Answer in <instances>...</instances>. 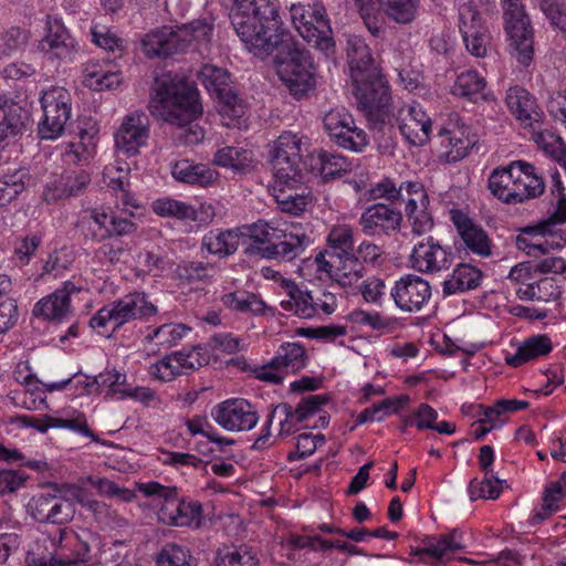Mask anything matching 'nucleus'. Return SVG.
Instances as JSON below:
<instances>
[{"mask_svg":"<svg viewBox=\"0 0 566 566\" xmlns=\"http://www.w3.org/2000/svg\"><path fill=\"white\" fill-rule=\"evenodd\" d=\"M149 118L142 111L126 114L114 134L115 148L126 156H135L147 145Z\"/></svg>","mask_w":566,"mask_h":566,"instance_id":"nucleus-20","label":"nucleus"},{"mask_svg":"<svg viewBox=\"0 0 566 566\" xmlns=\"http://www.w3.org/2000/svg\"><path fill=\"white\" fill-rule=\"evenodd\" d=\"M291 20L300 35L326 57L335 52V42L332 29L326 19V10L322 3L304 6L301 3L291 7Z\"/></svg>","mask_w":566,"mask_h":566,"instance_id":"nucleus-10","label":"nucleus"},{"mask_svg":"<svg viewBox=\"0 0 566 566\" xmlns=\"http://www.w3.org/2000/svg\"><path fill=\"white\" fill-rule=\"evenodd\" d=\"M220 301L230 311L239 313L259 314L264 310V303L256 295L243 290L226 293Z\"/></svg>","mask_w":566,"mask_h":566,"instance_id":"nucleus-52","label":"nucleus"},{"mask_svg":"<svg viewBox=\"0 0 566 566\" xmlns=\"http://www.w3.org/2000/svg\"><path fill=\"white\" fill-rule=\"evenodd\" d=\"M452 260L451 248L442 245L432 237L415 244L408 259L411 269L426 274H434L449 269Z\"/></svg>","mask_w":566,"mask_h":566,"instance_id":"nucleus-18","label":"nucleus"},{"mask_svg":"<svg viewBox=\"0 0 566 566\" xmlns=\"http://www.w3.org/2000/svg\"><path fill=\"white\" fill-rule=\"evenodd\" d=\"M258 558L248 546H231L218 549L216 566H256Z\"/></svg>","mask_w":566,"mask_h":566,"instance_id":"nucleus-55","label":"nucleus"},{"mask_svg":"<svg viewBox=\"0 0 566 566\" xmlns=\"http://www.w3.org/2000/svg\"><path fill=\"white\" fill-rule=\"evenodd\" d=\"M390 99L388 101V103ZM387 105L389 117L385 123L369 122L374 127L377 125L390 124L392 117L395 118L398 128L403 138L413 146L424 145L431 135L432 123L430 117L426 114L423 108L418 103L403 104L397 108V112L391 115Z\"/></svg>","mask_w":566,"mask_h":566,"instance_id":"nucleus-15","label":"nucleus"},{"mask_svg":"<svg viewBox=\"0 0 566 566\" xmlns=\"http://www.w3.org/2000/svg\"><path fill=\"white\" fill-rule=\"evenodd\" d=\"M514 186L516 188V203L537 198L544 192L543 178L535 171L533 165L524 160L512 161Z\"/></svg>","mask_w":566,"mask_h":566,"instance_id":"nucleus-33","label":"nucleus"},{"mask_svg":"<svg viewBox=\"0 0 566 566\" xmlns=\"http://www.w3.org/2000/svg\"><path fill=\"white\" fill-rule=\"evenodd\" d=\"M151 210L159 217L175 218L188 222L189 203L170 198H159L153 201Z\"/></svg>","mask_w":566,"mask_h":566,"instance_id":"nucleus-61","label":"nucleus"},{"mask_svg":"<svg viewBox=\"0 0 566 566\" xmlns=\"http://www.w3.org/2000/svg\"><path fill=\"white\" fill-rule=\"evenodd\" d=\"M401 222L402 213L385 203H374L367 207L358 219L363 233L368 237L390 235L399 231Z\"/></svg>","mask_w":566,"mask_h":566,"instance_id":"nucleus-26","label":"nucleus"},{"mask_svg":"<svg viewBox=\"0 0 566 566\" xmlns=\"http://www.w3.org/2000/svg\"><path fill=\"white\" fill-rule=\"evenodd\" d=\"M97 133L81 130L78 140L69 143L62 153L64 163L69 165H83L88 163L96 153Z\"/></svg>","mask_w":566,"mask_h":566,"instance_id":"nucleus-43","label":"nucleus"},{"mask_svg":"<svg viewBox=\"0 0 566 566\" xmlns=\"http://www.w3.org/2000/svg\"><path fill=\"white\" fill-rule=\"evenodd\" d=\"M130 167L125 160L116 159L105 166L103 170V182L114 191L125 192Z\"/></svg>","mask_w":566,"mask_h":566,"instance_id":"nucleus-64","label":"nucleus"},{"mask_svg":"<svg viewBox=\"0 0 566 566\" xmlns=\"http://www.w3.org/2000/svg\"><path fill=\"white\" fill-rule=\"evenodd\" d=\"M386 14L398 23L415 20L420 0H379Z\"/></svg>","mask_w":566,"mask_h":566,"instance_id":"nucleus-57","label":"nucleus"},{"mask_svg":"<svg viewBox=\"0 0 566 566\" xmlns=\"http://www.w3.org/2000/svg\"><path fill=\"white\" fill-rule=\"evenodd\" d=\"M481 280V271L470 264H459L443 282V294L452 295L475 289Z\"/></svg>","mask_w":566,"mask_h":566,"instance_id":"nucleus-45","label":"nucleus"},{"mask_svg":"<svg viewBox=\"0 0 566 566\" xmlns=\"http://www.w3.org/2000/svg\"><path fill=\"white\" fill-rule=\"evenodd\" d=\"M305 166L324 180L340 177L353 169V163L346 157L336 153L318 150L311 154Z\"/></svg>","mask_w":566,"mask_h":566,"instance_id":"nucleus-34","label":"nucleus"},{"mask_svg":"<svg viewBox=\"0 0 566 566\" xmlns=\"http://www.w3.org/2000/svg\"><path fill=\"white\" fill-rule=\"evenodd\" d=\"M273 358L286 376L302 370L307 364L306 350L298 342L283 343Z\"/></svg>","mask_w":566,"mask_h":566,"instance_id":"nucleus-46","label":"nucleus"},{"mask_svg":"<svg viewBox=\"0 0 566 566\" xmlns=\"http://www.w3.org/2000/svg\"><path fill=\"white\" fill-rule=\"evenodd\" d=\"M83 85L102 92L114 90L122 83V74L107 61H88L83 67Z\"/></svg>","mask_w":566,"mask_h":566,"instance_id":"nucleus-35","label":"nucleus"},{"mask_svg":"<svg viewBox=\"0 0 566 566\" xmlns=\"http://www.w3.org/2000/svg\"><path fill=\"white\" fill-rule=\"evenodd\" d=\"M218 272V266L210 262L188 261L177 266L179 277L189 282L206 281L213 277Z\"/></svg>","mask_w":566,"mask_h":566,"instance_id":"nucleus-62","label":"nucleus"},{"mask_svg":"<svg viewBox=\"0 0 566 566\" xmlns=\"http://www.w3.org/2000/svg\"><path fill=\"white\" fill-rule=\"evenodd\" d=\"M199 82L219 99V113L227 127H241L245 106L233 91L228 71L206 64L198 74Z\"/></svg>","mask_w":566,"mask_h":566,"instance_id":"nucleus-9","label":"nucleus"},{"mask_svg":"<svg viewBox=\"0 0 566 566\" xmlns=\"http://www.w3.org/2000/svg\"><path fill=\"white\" fill-rule=\"evenodd\" d=\"M282 41L274 50V67L277 76L295 98H302L315 87V67L307 51L282 32Z\"/></svg>","mask_w":566,"mask_h":566,"instance_id":"nucleus-6","label":"nucleus"},{"mask_svg":"<svg viewBox=\"0 0 566 566\" xmlns=\"http://www.w3.org/2000/svg\"><path fill=\"white\" fill-rule=\"evenodd\" d=\"M440 136L442 138L441 144L446 147L444 156L449 163L463 159L475 144V136L459 119L453 127L443 128Z\"/></svg>","mask_w":566,"mask_h":566,"instance_id":"nucleus-32","label":"nucleus"},{"mask_svg":"<svg viewBox=\"0 0 566 566\" xmlns=\"http://www.w3.org/2000/svg\"><path fill=\"white\" fill-rule=\"evenodd\" d=\"M171 175L179 182L198 187H209L219 177V174L210 167L203 164H193L187 159L176 161L171 166Z\"/></svg>","mask_w":566,"mask_h":566,"instance_id":"nucleus-39","label":"nucleus"},{"mask_svg":"<svg viewBox=\"0 0 566 566\" xmlns=\"http://www.w3.org/2000/svg\"><path fill=\"white\" fill-rule=\"evenodd\" d=\"M82 220L87 223L88 234L96 241L127 235L136 230L132 219L115 216L104 207L85 209L82 212Z\"/></svg>","mask_w":566,"mask_h":566,"instance_id":"nucleus-19","label":"nucleus"},{"mask_svg":"<svg viewBox=\"0 0 566 566\" xmlns=\"http://www.w3.org/2000/svg\"><path fill=\"white\" fill-rule=\"evenodd\" d=\"M137 488L147 497L157 496L165 500L158 511V518L161 523L177 527L200 526L202 506L198 501L177 500L176 488L165 486L155 481L139 483Z\"/></svg>","mask_w":566,"mask_h":566,"instance_id":"nucleus-8","label":"nucleus"},{"mask_svg":"<svg viewBox=\"0 0 566 566\" xmlns=\"http://www.w3.org/2000/svg\"><path fill=\"white\" fill-rule=\"evenodd\" d=\"M157 313L145 293L127 294L99 308L90 319V326L102 336H111L123 325L136 319H147Z\"/></svg>","mask_w":566,"mask_h":566,"instance_id":"nucleus-7","label":"nucleus"},{"mask_svg":"<svg viewBox=\"0 0 566 566\" xmlns=\"http://www.w3.org/2000/svg\"><path fill=\"white\" fill-rule=\"evenodd\" d=\"M347 55L358 107L368 122L385 123L389 117V86L374 64L369 48L360 36H352L347 42Z\"/></svg>","mask_w":566,"mask_h":566,"instance_id":"nucleus-3","label":"nucleus"},{"mask_svg":"<svg viewBox=\"0 0 566 566\" xmlns=\"http://www.w3.org/2000/svg\"><path fill=\"white\" fill-rule=\"evenodd\" d=\"M214 30V20L207 15L181 25H165L143 39V51L148 57H166L189 49L207 48Z\"/></svg>","mask_w":566,"mask_h":566,"instance_id":"nucleus-4","label":"nucleus"},{"mask_svg":"<svg viewBox=\"0 0 566 566\" xmlns=\"http://www.w3.org/2000/svg\"><path fill=\"white\" fill-rule=\"evenodd\" d=\"M365 275V266L353 253L337 254L332 280L342 286H352Z\"/></svg>","mask_w":566,"mask_h":566,"instance_id":"nucleus-48","label":"nucleus"},{"mask_svg":"<svg viewBox=\"0 0 566 566\" xmlns=\"http://www.w3.org/2000/svg\"><path fill=\"white\" fill-rule=\"evenodd\" d=\"M305 144L302 136H297L291 132H284L273 145L271 159L300 160L302 148Z\"/></svg>","mask_w":566,"mask_h":566,"instance_id":"nucleus-54","label":"nucleus"},{"mask_svg":"<svg viewBox=\"0 0 566 566\" xmlns=\"http://www.w3.org/2000/svg\"><path fill=\"white\" fill-rule=\"evenodd\" d=\"M213 163L223 168L245 172L252 167L253 155L249 150L228 146L219 149L214 154Z\"/></svg>","mask_w":566,"mask_h":566,"instance_id":"nucleus-51","label":"nucleus"},{"mask_svg":"<svg viewBox=\"0 0 566 566\" xmlns=\"http://www.w3.org/2000/svg\"><path fill=\"white\" fill-rule=\"evenodd\" d=\"M78 289L66 281L61 289L39 300L33 308V315L49 321H63L71 314V294Z\"/></svg>","mask_w":566,"mask_h":566,"instance_id":"nucleus-31","label":"nucleus"},{"mask_svg":"<svg viewBox=\"0 0 566 566\" xmlns=\"http://www.w3.org/2000/svg\"><path fill=\"white\" fill-rule=\"evenodd\" d=\"M552 340L547 335H533L524 339L515 353L507 355L505 361L511 367H520L531 360L537 359L551 353Z\"/></svg>","mask_w":566,"mask_h":566,"instance_id":"nucleus-40","label":"nucleus"},{"mask_svg":"<svg viewBox=\"0 0 566 566\" xmlns=\"http://www.w3.org/2000/svg\"><path fill=\"white\" fill-rule=\"evenodd\" d=\"M192 562L190 551L174 543L164 545L156 557L157 566H192Z\"/></svg>","mask_w":566,"mask_h":566,"instance_id":"nucleus-58","label":"nucleus"},{"mask_svg":"<svg viewBox=\"0 0 566 566\" xmlns=\"http://www.w3.org/2000/svg\"><path fill=\"white\" fill-rule=\"evenodd\" d=\"M190 328L185 324L167 323L149 331L145 340L159 347H171L177 345Z\"/></svg>","mask_w":566,"mask_h":566,"instance_id":"nucleus-53","label":"nucleus"},{"mask_svg":"<svg viewBox=\"0 0 566 566\" xmlns=\"http://www.w3.org/2000/svg\"><path fill=\"white\" fill-rule=\"evenodd\" d=\"M273 168V181L271 189L302 185L300 160L271 159Z\"/></svg>","mask_w":566,"mask_h":566,"instance_id":"nucleus-50","label":"nucleus"},{"mask_svg":"<svg viewBox=\"0 0 566 566\" xmlns=\"http://www.w3.org/2000/svg\"><path fill=\"white\" fill-rule=\"evenodd\" d=\"M32 428L42 433L51 428H60L78 432L85 437L92 436L85 416L72 408L62 410L61 416H42L41 418H35V426H32Z\"/></svg>","mask_w":566,"mask_h":566,"instance_id":"nucleus-38","label":"nucleus"},{"mask_svg":"<svg viewBox=\"0 0 566 566\" xmlns=\"http://www.w3.org/2000/svg\"><path fill=\"white\" fill-rule=\"evenodd\" d=\"M277 0H232L231 23L254 55L264 57L274 51L282 41V21L277 11Z\"/></svg>","mask_w":566,"mask_h":566,"instance_id":"nucleus-2","label":"nucleus"},{"mask_svg":"<svg viewBox=\"0 0 566 566\" xmlns=\"http://www.w3.org/2000/svg\"><path fill=\"white\" fill-rule=\"evenodd\" d=\"M277 420L280 430L279 436L287 437L298 430V426L304 422L289 403L277 405L271 416L269 422Z\"/></svg>","mask_w":566,"mask_h":566,"instance_id":"nucleus-63","label":"nucleus"},{"mask_svg":"<svg viewBox=\"0 0 566 566\" xmlns=\"http://www.w3.org/2000/svg\"><path fill=\"white\" fill-rule=\"evenodd\" d=\"M511 54L528 66L534 56L533 29L521 0H502Z\"/></svg>","mask_w":566,"mask_h":566,"instance_id":"nucleus-12","label":"nucleus"},{"mask_svg":"<svg viewBox=\"0 0 566 566\" xmlns=\"http://www.w3.org/2000/svg\"><path fill=\"white\" fill-rule=\"evenodd\" d=\"M72 179L76 181V185L66 184V172L61 176L52 177L45 184L43 191L44 200L53 202L71 196H77L90 184L91 176L90 174H80L76 177H72Z\"/></svg>","mask_w":566,"mask_h":566,"instance_id":"nucleus-44","label":"nucleus"},{"mask_svg":"<svg viewBox=\"0 0 566 566\" xmlns=\"http://www.w3.org/2000/svg\"><path fill=\"white\" fill-rule=\"evenodd\" d=\"M240 235V229H212L202 237L200 249L202 252L224 259L235 253Z\"/></svg>","mask_w":566,"mask_h":566,"instance_id":"nucleus-36","label":"nucleus"},{"mask_svg":"<svg viewBox=\"0 0 566 566\" xmlns=\"http://www.w3.org/2000/svg\"><path fill=\"white\" fill-rule=\"evenodd\" d=\"M390 295L401 311L417 312L429 302L431 287L424 279L406 274L395 282Z\"/></svg>","mask_w":566,"mask_h":566,"instance_id":"nucleus-25","label":"nucleus"},{"mask_svg":"<svg viewBox=\"0 0 566 566\" xmlns=\"http://www.w3.org/2000/svg\"><path fill=\"white\" fill-rule=\"evenodd\" d=\"M450 220L455 227L464 245L474 254L488 258L492 254V242L486 232L458 209L450 210Z\"/></svg>","mask_w":566,"mask_h":566,"instance_id":"nucleus-28","label":"nucleus"},{"mask_svg":"<svg viewBox=\"0 0 566 566\" xmlns=\"http://www.w3.org/2000/svg\"><path fill=\"white\" fill-rule=\"evenodd\" d=\"M429 196L421 182H409L405 212L411 231L416 235L429 232L433 227L431 213L428 210Z\"/></svg>","mask_w":566,"mask_h":566,"instance_id":"nucleus-27","label":"nucleus"},{"mask_svg":"<svg viewBox=\"0 0 566 566\" xmlns=\"http://www.w3.org/2000/svg\"><path fill=\"white\" fill-rule=\"evenodd\" d=\"M472 544L470 533L454 528L451 532L429 535L421 539L411 555L429 566H442L455 558L457 554L468 549Z\"/></svg>","mask_w":566,"mask_h":566,"instance_id":"nucleus-11","label":"nucleus"},{"mask_svg":"<svg viewBox=\"0 0 566 566\" xmlns=\"http://www.w3.org/2000/svg\"><path fill=\"white\" fill-rule=\"evenodd\" d=\"M489 189L499 200L516 205V188L514 186L512 163L505 167L496 168L489 177Z\"/></svg>","mask_w":566,"mask_h":566,"instance_id":"nucleus-47","label":"nucleus"},{"mask_svg":"<svg viewBox=\"0 0 566 566\" xmlns=\"http://www.w3.org/2000/svg\"><path fill=\"white\" fill-rule=\"evenodd\" d=\"M65 486L66 494L67 488ZM72 496L65 497L57 494H40L33 496L28 510L30 515L40 523L64 524L74 517L75 507L71 501Z\"/></svg>","mask_w":566,"mask_h":566,"instance_id":"nucleus-23","label":"nucleus"},{"mask_svg":"<svg viewBox=\"0 0 566 566\" xmlns=\"http://www.w3.org/2000/svg\"><path fill=\"white\" fill-rule=\"evenodd\" d=\"M505 104L510 113L523 127L535 129L542 120L543 113L535 97L521 86H513L507 90Z\"/></svg>","mask_w":566,"mask_h":566,"instance_id":"nucleus-30","label":"nucleus"},{"mask_svg":"<svg viewBox=\"0 0 566 566\" xmlns=\"http://www.w3.org/2000/svg\"><path fill=\"white\" fill-rule=\"evenodd\" d=\"M0 144L15 142L22 135L28 120V112L23 108L17 95L0 96Z\"/></svg>","mask_w":566,"mask_h":566,"instance_id":"nucleus-29","label":"nucleus"},{"mask_svg":"<svg viewBox=\"0 0 566 566\" xmlns=\"http://www.w3.org/2000/svg\"><path fill=\"white\" fill-rule=\"evenodd\" d=\"M241 233L261 245V255L269 260L290 261L311 243L301 226L281 221L259 220L244 227Z\"/></svg>","mask_w":566,"mask_h":566,"instance_id":"nucleus-5","label":"nucleus"},{"mask_svg":"<svg viewBox=\"0 0 566 566\" xmlns=\"http://www.w3.org/2000/svg\"><path fill=\"white\" fill-rule=\"evenodd\" d=\"M323 123L329 137L345 149L359 153L369 144L366 132L356 126L352 114L344 107L327 112Z\"/></svg>","mask_w":566,"mask_h":566,"instance_id":"nucleus-16","label":"nucleus"},{"mask_svg":"<svg viewBox=\"0 0 566 566\" xmlns=\"http://www.w3.org/2000/svg\"><path fill=\"white\" fill-rule=\"evenodd\" d=\"M151 108L163 120L179 127L178 138L186 145H196L203 139L202 127L192 124L202 113L198 92L188 82L169 74L158 77Z\"/></svg>","mask_w":566,"mask_h":566,"instance_id":"nucleus-1","label":"nucleus"},{"mask_svg":"<svg viewBox=\"0 0 566 566\" xmlns=\"http://www.w3.org/2000/svg\"><path fill=\"white\" fill-rule=\"evenodd\" d=\"M281 211L290 214H300L308 205V197L301 190V186L282 187L271 189Z\"/></svg>","mask_w":566,"mask_h":566,"instance_id":"nucleus-49","label":"nucleus"},{"mask_svg":"<svg viewBox=\"0 0 566 566\" xmlns=\"http://www.w3.org/2000/svg\"><path fill=\"white\" fill-rule=\"evenodd\" d=\"M86 481L96 489L97 493L102 496L106 497H115L124 503L132 502L135 499V492L119 486L114 481L108 480L106 478L90 475L86 478Z\"/></svg>","mask_w":566,"mask_h":566,"instance_id":"nucleus-59","label":"nucleus"},{"mask_svg":"<svg viewBox=\"0 0 566 566\" xmlns=\"http://www.w3.org/2000/svg\"><path fill=\"white\" fill-rule=\"evenodd\" d=\"M458 25L467 50L476 57L485 56L490 34L475 4L467 2L459 7Z\"/></svg>","mask_w":566,"mask_h":566,"instance_id":"nucleus-21","label":"nucleus"},{"mask_svg":"<svg viewBox=\"0 0 566 566\" xmlns=\"http://www.w3.org/2000/svg\"><path fill=\"white\" fill-rule=\"evenodd\" d=\"M451 93L475 103L486 99L489 94L484 77L473 70L464 71L457 76Z\"/></svg>","mask_w":566,"mask_h":566,"instance_id":"nucleus-42","label":"nucleus"},{"mask_svg":"<svg viewBox=\"0 0 566 566\" xmlns=\"http://www.w3.org/2000/svg\"><path fill=\"white\" fill-rule=\"evenodd\" d=\"M42 119L39 135L42 139H56L63 135L72 116V96L60 86H52L41 96Z\"/></svg>","mask_w":566,"mask_h":566,"instance_id":"nucleus-14","label":"nucleus"},{"mask_svg":"<svg viewBox=\"0 0 566 566\" xmlns=\"http://www.w3.org/2000/svg\"><path fill=\"white\" fill-rule=\"evenodd\" d=\"M96 539L97 535L86 528L80 532L62 528L57 539L53 541V555L39 566H87L91 547Z\"/></svg>","mask_w":566,"mask_h":566,"instance_id":"nucleus-13","label":"nucleus"},{"mask_svg":"<svg viewBox=\"0 0 566 566\" xmlns=\"http://www.w3.org/2000/svg\"><path fill=\"white\" fill-rule=\"evenodd\" d=\"M503 490V481L497 479L493 472H485L482 480H472L469 484L471 500H495Z\"/></svg>","mask_w":566,"mask_h":566,"instance_id":"nucleus-56","label":"nucleus"},{"mask_svg":"<svg viewBox=\"0 0 566 566\" xmlns=\"http://www.w3.org/2000/svg\"><path fill=\"white\" fill-rule=\"evenodd\" d=\"M285 296L281 300V306L301 318L315 317V307L312 304V293L301 291L291 280H283Z\"/></svg>","mask_w":566,"mask_h":566,"instance_id":"nucleus-41","label":"nucleus"},{"mask_svg":"<svg viewBox=\"0 0 566 566\" xmlns=\"http://www.w3.org/2000/svg\"><path fill=\"white\" fill-rule=\"evenodd\" d=\"M566 244V240L549 241L544 231L539 228L522 229L515 239V245L528 256L538 258L547 254L551 250H559Z\"/></svg>","mask_w":566,"mask_h":566,"instance_id":"nucleus-37","label":"nucleus"},{"mask_svg":"<svg viewBox=\"0 0 566 566\" xmlns=\"http://www.w3.org/2000/svg\"><path fill=\"white\" fill-rule=\"evenodd\" d=\"M126 380L127 377L124 373L115 369L105 370L94 377L95 390L97 392L106 391L122 399L127 387Z\"/></svg>","mask_w":566,"mask_h":566,"instance_id":"nucleus-60","label":"nucleus"},{"mask_svg":"<svg viewBox=\"0 0 566 566\" xmlns=\"http://www.w3.org/2000/svg\"><path fill=\"white\" fill-rule=\"evenodd\" d=\"M45 35L39 41L38 49L49 59L72 61L77 52V42L61 19L48 17Z\"/></svg>","mask_w":566,"mask_h":566,"instance_id":"nucleus-24","label":"nucleus"},{"mask_svg":"<svg viewBox=\"0 0 566 566\" xmlns=\"http://www.w3.org/2000/svg\"><path fill=\"white\" fill-rule=\"evenodd\" d=\"M67 492L74 501L91 513L99 530L114 532L128 527L129 523L125 516L119 514V512L111 505L92 497L84 488L76 484H70Z\"/></svg>","mask_w":566,"mask_h":566,"instance_id":"nucleus-22","label":"nucleus"},{"mask_svg":"<svg viewBox=\"0 0 566 566\" xmlns=\"http://www.w3.org/2000/svg\"><path fill=\"white\" fill-rule=\"evenodd\" d=\"M210 416L222 429L230 432L253 429L259 416L255 408L245 399L231 398L212 407Z\"/></svg>","mask_w":566,"mask_h":566,"instance_id":"nucleus-17","label":"nucleus"}]
</instances>
